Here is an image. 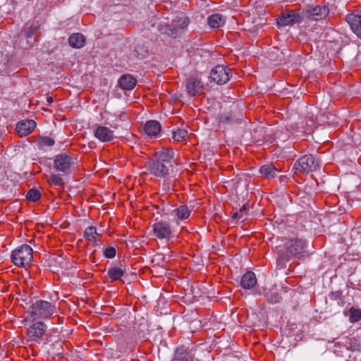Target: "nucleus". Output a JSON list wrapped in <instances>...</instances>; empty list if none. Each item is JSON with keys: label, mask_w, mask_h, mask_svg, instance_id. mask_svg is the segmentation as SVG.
<instances>
[{"label": "nucleus", "mask_w": 361, "mask_h": 361, "mask_svg": "<svg viewBox=\"0 0 361 361\" xmlns=\"http://www.w3.org/2000/svg\"><path fill=\"white\" fill-rule=\"evenodd\" d=\"M69 45L75 49H80L84 47L85 38L81 33L72 34L68 38Z\"/></svg>", "instance_id": "obj_22"}, {"label": "nucleus", "mask_w": 361, "mask_h": 361, "mask_svg": "<svg viewBox=\"0 0 361 361\" xmlns=\"http://www.w3.org/2000/svg\"><path fill=\"white\" fill-rule=\"evenodd\" d=\"M188 135V131L185 129L177 128L173 130V139L180 142L185 139Z\"/></svg>", "instance_id": "obj_33"}, {"label": "nucleus", "mask_w": 361, "mask_h": 361, "mask_svg": "<svg viewBox=\"0 0 361 361\" xmlns=\"http://www.w3.org/2000/svg\"><path fill=\"white\" fill-rule=\"evenodd\" d=\"M33 259L32 247L24 244L15 249L11 254L12 262L18 267H24L29 265Z\"/></svg>", "instance_id": "obj_3"}, {"label": "nucleus", "mask_w": 361, "mask_h": 361, "mask_svg": "<svg viewBox=\"0 0 361 361\" xmlns=\"http://www.w3.org/2000/svg\"><path fill=\"white\" fill-rule=\"evenodd\" d=\"M307 242L302 238L286 239L282 244L276 246L277 267L280 269L284 268L292 257H300L307 252Z\"/></svg>", "instance_id": "obj_1"}, {"label": "nucleus", "mask_w": 361, "mask_h": 361, "mask_svg": "<svg viewBox=\"0 0 361 361\" xmlns=\"http://www.w3.org/2000/svg\"><path fill=\"white\" fill-rule=\"evenodd\" d=\"M231 77V71L224 65H217L210 72V78L218 85L226 84Z\"/></svg>", "instance_id": "obj_7"}, {"label": "nucleus", "mask_w": 361, "mask_h": 361, "mask_svg": "<svg viewBox=\"0 0 361 361\" xmlns=\"http://www.w3.org/2000/svg\"><path fill=\"white\" fill-rule=\"evenodd\" d=\"M48 182L51 185L62 187L63 185V180L59 175L51 174L48 178Z\"/></svg>", "instance_id": "obj_34"}, {"label": "nucleus", "mask_w": 361, "mask_h": 361, "mask_svg": "<svg viewBox=\"0 0 361 361\" xmlns=\"http://www.w3.org/2000/svg\"><path fill=\"white\" fill-rule=\"evenodd\" d=\"M124 274L125 271L118 267H111L107 271V275L112 281L119 280Z\"/></svg>", "instance_id": "obj_29"}, {"label": "nucleus", "mask_w": 361, "mask_h": 361, "mask_svg": "<svg viewBox=\"0 0 361 361\" xmlns=\"http://www.w3.org/2000/svg\"><path fill=\"white\" fill-rule=\"evenodd\" d=\"M349 312V321L351 323L357 322L361 319V310L356 309L353 307H350L348 310Z\"/></svg>", "instance_id": "obj_30"}, {"label": "nucleus", "mask_w": 361, "mask_h": 361, "mask_svg": "<svg viewBox=\"0 0 361 361\" xmlns=\"http://www.w3.org/2000/svg\"><path fill=\"white\" fill-rule=\"evenodd\" d=\"M247 210V206L246 204H243V205L240 207V210H239V212H239L240 214H243V212H246Z\"/></svg>", "instance_id": "obj_40"}, {"label": "nucleus", "mask_w": 361, "mask_h": 361, "mask_svg": "<svg viewBox=\"0 0 361 361\" xmlns=\"http://www.w3.org/2000/svg\"><path fill=\"white\" fill-rule=\"evenodd\" d=\"M260 173L267 178H273L276 176L279 171L271 164H264L260 168Z\"/></svg>", "instance_id": "obj_25"}, {"label": "nucleus", "mask_w": 361, "mask_h": 361, "mask_svg": "<svg viewBox=\"0 0 361 361\" xmlns=\"http://www.w3.org/2000/svg\"><path fill=\"white\" fill-rule=\"evenodd\" d=\"M40 148L51 147L55 144V140L50 137H40L37 141Z\"/></svg>", "instance_id": "obj_32"}, {"label": "nucleus", "mask_w": 361, "mask_h": 361, "mask_svg": "<svg viewBox=\"0 0 361 361\" xmlns=\"http://www.w3.org/2000/svg\"><path fill=\"white\" fill-rule=\"evenodd\" d=\"M47 102H48L49 104L52 103V102H53V101H54V99H53V98H52L51 97H48L47 98Z\"/></svg>", "instance_id": "obj_41"}, {"label": "nucleus", "mask_w": 361, "mask_h": 361, "mask_svg": "<svg viewBox=\"0 0 361 361\" xmlns=\"http://www.w3.org/2000/svg\"><path fill=\"white\" fill-rule=\"evenodd\" d=\"M94 135L101 142H107L113 140L114 133L108 127L98 126L94 131Z\"/></svg>", "instance_id": "obj_14"}, {"label": "nucleus", "mask_w": 361, "mask_h": 361, "mask_svg": "<svg viewBox=\"0 0 361 361\" xmlns=\"http://www.w3.org/2000/svg\"><path fill=\"white\" fill-rule=\"evenodd\" d=\"M257 283V279L252 271L246 272L241 278L240 285L244 289H250Z\"/></svg>", "instance_id": "obj_21"}, {"label": "nucleus", "mask_w": 361, "mask_h": 361, "mask_svg": "<svg viewBox=\"0 0 361 361\" xmlns=\"http://www.w3.org/2000/svg\"><path fill=\"white\" fill-rule=\"evenodd\" d=\"M147 167L150 173L157 177H164L169 174L171 166L152 158L149 160Z\"/></svg>", "instance_id": "obj_11"}, {"label": "nucleus", "mask_w": 361, "mask_h": 361, "mask_svg": "<svg viewBox=\"0 0 361 361\" xmlns=\"http://www.w3.org/2000/svg\"><path fill=\"white\" fill-rule=\"evenodd\" d=\"M342 296V292L340 290H336L334 292H331L330 294V297L331 299L334 300H340Z\"/></svg>", "instance_id": "obj_38"}, {"label": "nucleus", "mask_w": 361, "mask_h": 361, "mask_svg": "<svg viewBox=\"0 0 361 361\" xmlns=\"http://www.w3.org/2000/svg\"><path fill=\"white\" fill-rule=\"evenodd\" d=\"M116 250L114 247H108L104 251V255L105 257L112 259L116 256Z\"/></svg>", "instance_id": "obj_37"}, {"label": "nucleus", "mask_w": 361, "mask_h": 361, "mask_svg": "<svg viewBox=\"0 0 361 361\" xmlns=\"http://www.w3.org/2000/svg\"><path fill=\"white\" fill-rule=\"evenodd\" d=\"M133 54L139 59H145L148 54V47L143 43H137L134 47Z\"/></svg>", "instance_id": "obj_26"}, {"label": "nucleus", "mask_w": 361, "mask_h": 361, "mask_svg": "<svg viewBox=\"0 0 361 361\" xmlns=\"http://www.w3.org/2000/svg\"><path fill=\"white\" fill-rule=\"evenodd\" d=\"M172 361H193V355L188 348L180 346L175 350Z\"/></svg>", "instance_id": "obj_18"}, {"label": "nucleus", "mask_w": 361, "mask_h": 361, "mask_svg": "<svg viewBox=\"0 0 361 361\" xmlns=\"http://www.w3.org/2000/svg\"><path fill=\"white\" fill-rule=\"evenodd\" d=\"M302 20V13H300L294 11H290L281 14V16L277 18V25L280 27H283L300 23Z\"/></svg>", "instance_id": "obj_10"}, {"label": "nucleus", "mask_w": 361, "mask_h": 361, "mask_svg": "<svg viewBox=\"0 0 361 361\" xmlns=\"http://www.w3.org/2000/svg\"><path fill=\"white\" fill-rule=\"evenodd\" d=\"M241 121L240 116L237 117L231 114H224L219 116V123L222 125H232L240 123Z\"/></svg>", "instance_id": "obj_24"}, {"label": "nucleus", "mask_w": 361, "mask_h": 361, "mask_svg": "<svg viewBox=\"0 0 361 361\" xmlns=\"http://www.w3.org/2000/svg\"><path fill=\"white\" fill-rule=\"evenodd\" d=\"M185 87L188 93L192 97L200 94L204 89V86L201 80L194 76L190 77L187 79L185 82Z\"/></svg>", "instance_id": "obj_13"}, {"label": "nucleus", "mask_w": 361, "mask_h": 361, "mask_svg": "<svg viewBox=\"0 0 361 361\" xmlns=\"http://www.w3.org/2000/svg\"><path fill=\"white\" fill-rule=\"evenodd\" d=\"M72 164V157L69 154L65 152L59 154L55 157L54 167L58 171L68 173Z\"/></svg>", "instance_id": "obj_12"}, {"label": "nucleus", "mask_w": 361, "mask_h": 361, "mask_svg": "<svg viewBox=\"0 0 361 361\" xmlns=\"http://www.w3.org/2000/svg\"><path fill=\"white\" fill-rule=\"evenodd\" d=\"M55 306L45 300H37L30 307L27 313L32 321L48 319L56 312Z\"/></svg>", "instance_id": "obj_2"}, {"label": "nucleus", "mask_w": 361, "mask_h": 361, "mask_svg": "<svg viewBox=\"0 0 361 361\" xmlns=\"http://www.w3.org/2000/svg\"><path fill=\"white\" fill-rule=\"evenodd\" d=\"M191 210L186 205H180L173 210L174 215L177 219L184 220L190 216Z\"/></svg>", "instance_id": "obj_28"}, {"label": "nucleus", "mask_w": 361, "mask_h": 361, "mask_svg": "<svg viewBox=\"0 0 361 361\" xmlns=\"http://www.w3.org/2000/svg\"><path fill=\"white\" fill-rule=\"evenodd\" d=\"M100 235L94 226H89L84 231V237L89 241L97 243L99 240Z\"/></svg>", "instance_id": "obj_27"}, {"label": "nucleus", "mask_w": 361, "mask_h": 361, "mask_svg": "<svg viewBox=\"0 0 361 361\" xmlns=\"http://www.w3.org/2000/svg\"><path fill=\"white\" fill-rule=\"evenodd\" d=\"M173 155L174 152L171 148H162L161 150L155 152L154 159L171 167Z\"/></svg>", "instance_id": "obj_16"}, {"label": "nucleus", "mask_w": 361, "mask_h": 361, "mask_svg": "<svg viewBox=\"0 0 361 361\" xmlns=\"http://www.w3.org/2000/svg\"><path fill=\"white\" fill-rule=\"evenodd\" d=\"M303 19L318 21L324 19L329 13V9L325 5H309L302 10Z\"/></svg>", "instance_id": "obj_5"}, {"label": "nucleus", "mask_w": 361, "mask_h": 361, "mask_svg": "<svg viewBox=\"0 0 361 361\" xmlns=\"http://www.w3.org/2000/svg\"><path fill=\"white\" fill-rule=\"evenodd\" d=\"M281 54V55H280V56H279V61H283V60H284V59L282 57V56L283 55V53L281 52V54Z\"/></svg>", "instance_id": "obj_42"}, {"label": "nucleus", "mask_w": 361, "mask_h": 361, "mask_svg": "<svg viewBox=\"0 0 361 361\" xmlns=\"http://www.w3.org/2000/svg\"><path fill=\"white\" fill-rule=\"evenodd\" d=\"M153 235L159 239L169 240L173 237L169 223L164 221L155 222L152 225Z\"/></svg>", "instance_id": "obj_9"}, {"label": "nucleus", "mask_w": 361, "mask_h": 361, "mask_svg": "<svg viewBox=\"0 0 361 361\" xmlns=\"http://www.w3.org/2000/svg\"><path fill=\"white\" fill-rule=\"evenodd\" d=\"M41 192L37 189L32 188L27 192L26 199L30 202H35L41 198Z\"/></svg>", "instance_id": "obj_31"}, {"label": "nucleus", "mask_w": 361, "mask_h": 361, "mask_svg": "<svg viewBox=\"0 0 361 361\" xmlns=\"http://www.w3.org/2000/svg\"><path fill=\"white\" fill-rule=\"evenodd\" d=\"M233 219H243V214H240L238 212H235L232 215Z\"/></svg>", "instance_id": "obj_39"}, {"label": "nucleus", "mask_w": 361, "mask_h": 361, "mask_svg": "<svg viewBox=\"0 0 361 361\" xmlns=\"http://www.w3.org/2000/svg\"><path fill=\"white\" fill-rule=\"evenodd\" d=\"M319 159L312 154H306L297 160L293 165V170L299 173H308L319 169Z\"/></svg>", "instance_id": "obj_4"}, {"label": "nucleus", "mask_w": 361, "mask_h": 361, "mask_svg": "<svg viewBox=\"0 0 361 361\" xmlns=\"http://www.w3.org/2000/svg\"><path fill=\"white\" fill-rule=\"evenodd\" d=\"M189 20L187 17H180L173 20L171 25H159V30L161 34L176 38L179 30L185 29L188 25Z\"/></svg>", "instance_id": "obj_6"}, {"label": "nucleus", "mask_w": 361, "mask_h": 361, "mask_svg": "<svg viewBox=\"0 0 361 361\" xmlns=\"http://www.w3.org/2000/svg\"><path fill=\"white\" fill-rule=\"evenodd\" d=\"M161 129L159 122L157 121H148L146 122L144 130L145 133L150 137H157Z\"/></svg>", "instance_id": "obj_19"}, {"label": "nucleus", "mask_w": 361, "mask_h": 361, "mask_svg": "<svg viewBox=\"0 0 361 361\" xmlns=\"http://www.w3.org/2000/svg\"><path fill=\"white\" fill-rule=\"evenodd\" d=\"M35 128L36 123L33 120H26L18 122L16 130L20 137H25L30 134Z\"/></svg>", "instance_id": "obj_15"}, {"label": "nucleus", "mask_w": 361, "mask_h": 361, "mask_svg": "<svg viewBox=\"0 0 361 361\" xmlns=\"http://www.w3.org/2000/svg\"><path fill=\"white\" fill-rule=\"evenodd\" d=\"M207 23L212 28H219L224 25L225 17L221 14L214 13L208 17Z\"/></svg>", "instance_id": "obj_23"}, {"label": "nucleus", "mask_w": 361, "mask_h": 361, "mask_svg": "<svg viewBox=\"0 0 361 361\" xmlns=\"http://www.w3.org/2000/svg\"><path fill=\"white\" fill-rule=\"evenodd\" d=\"M47 329V324L42 321L33 323L27 330V336L32 341L39 343L43 338Z\"/></svg>", "instance_id": "obj_8"}, {"label": "nucleus", "mask_w": 361, "mask_h": 361, "mask_svg": "<svg viewBox=\"0 0 361 361\" xmlns=\"http://www.w3.org/2000/svg\"><path fill=\"white\" fill-rule=\"evenodd\" d=\"M345 20L352 30L361 39V16L350 13L346 16Z\"/></svg>", "instance_id": "obj_17"}, {"label": "nucleus", "mask_w": 361, "mask_h": 361, "mask_svg": "<svg viewBox=\"0 0 361 361\" xmlns=\"http://www.w3.org/2000/svg\"><path fill=\"white\" fill-rule=\"evenodd\" d=\"M37 26L31 25L29 27H25L23 32L24 36L26 38H30L33 34L36 32Z\"/></svg>", "instance_id": "obj_36"}, {"label": "nucleus", "mask_w": 361, "mask_h": 361, "mask_svg": "<svg viewBox=\"0 0 361 361\" xmlns=\"http://www.w3.org/2000/svg\"><path fill=\"white\" fill-rule=\"evenodd\" d=\"M267 298L269 302L271 304L279 303L281 300V295L276 292H270L267 294Z\"/></svg>", "instance_id": "obj_35"}, {"label": "nucleus", "mask_w": 361, "mask_h": 361, "mask_svg": "<svg viewBox=\"0 0 361 361\" xmlns=\"http://www.w3.org/2000/svg\"><path fill=\"white\" fill-rule=\"evenodd\" d=\"M119 87L123 90H131L136 84L137 80L131 75H123L118 80Z\"/></svg>", "instance_id": "obj_20"}]
</instances>
